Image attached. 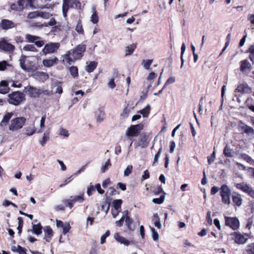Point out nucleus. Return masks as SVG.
<instances>
[{
  "instance_id": "f257e3e1",
  "label": "nucleus",
  "mask_w": 254,
  "mask_h": 254,
  "mask_svg": "<svg viewBox=\"0 0 254 254\" xmlns=\"http://www.w3.org/2000/svg\"><path fill=\"white\" fill-rule=\"evenodd\" d=\"M143 128V125L140 123L135 125H131L127 128L125 135L127 139L130 141L129 146L132 144L133 137L137 136Z\"/></svg>"
},
{
  "instance_id": "f03ea898",
  "label": "nucleus",
  "mask_w": 254,
  "mask_h": 254,
  "mask_svg": "<svg viewBox=\"0 0 254 254\" xmlns=\"http://www.w3.org/2000/svg\"><path fill=\"white\" fill-rule=\"evenodd\" d=\"M8 102L12 105L17 106L25 100L24 94L19 91L13 92L8 95Z\"/></svg>"
},
{
  "instance_id": "7ed1b4c3",
  "label": "nucleus",
  "mask_w": 254,
  "mask_h": 254,
  "mask_svg": "<svg viewBox=\"0 0 254 254\" xmlns=\"http://www.w3.org/2000/svg\"><path fill=\"white\" fill-rule=\"evenodd\" d=\"M24 117H17L12 119L8 126V129L11 131H16L22 128L26 123Z\"/></svg>"
},
{
  "instance_id": "20e7f679",
  "label": "nucleus",
  "mask_w": 254,
  "mask_h": 254,
  "mask_svg": "<svg viewBox=\"0 0 254 254\" xmlns=\"http://www.w3.org/2000/svg\"><path fill=\"white\" fill-rule=\"evenodd\" d=\"M150 140V139L148 135H147L145 132H143L140 134L138 139L134 142V147L135 149H136L138 147L145 148L148 146Z\"/></svg>"
},
{
  "instance_id": "39448f33",
  "label": "nucleus",
  "mask_w": 254,
  "mask_h": 254,
  "mask_svg": "<svg viewBox=\"0 0 254 254\" xmlns=\"http://www.w3.org/2000/svg\"><path fill=\"white\" fill-rule=\"evenodd\" d=\"M60 46L59 43L50 42L46 44L42 51L43 55L46 56L48 54H55L57 52Z\"/></svg>"
},
{
  "instance_id": "423d86ee",
  "label": "nucleus",
  "mask_w": 254,
  "mask_h": 254,
  "mask_svg": "<svg viewBox=\"0 0 254 254\" xmlns=\"http://www.w3.org/2000/svg\"><path fill=\"white\" fill-rule=\"evenodd\" d=\"M231 190L225 185L221 186L220 188V195L222 197V202L226 204L230 203V196L231 195Z\"/></svg>"
},
{
  "instance_id": "0eeeda50",
  "label": "nucleus",
  "mask_w": 254,
  "mask_h": 254,
  "mask_svg": "<svg viewBox=\"0 0 254 254\" xmlns=\"http://www.w3.org/2000/svg\"><path fill=\"white\" fill-rule=\"evenodd\" d=\"M86 50V46L84 44L78 45L76 47L70 51L71 52L72 57L74 60L80 59Z\"/></svg>"
},
{
  "instance_id": "6e6552de",
  "label": "nucleus",
  "mask_w": 254,
  "mask_h": 254,
  "mask_svg": "<svg viewBox=\"0 0 254 254\" xmlns=\"http://www.w3.org/2000/svg\"><path fill=\"white\" fill-rule=\"evenodd\" d=\"M26 40L31 43H34L35 45L38 47H41L44 44V42L40 40V37L30 34H26L25 36Z\"/></svg>"
},
{
  "instance_id": "1a4fd4ad",
  "label": "nucleus",
  "mask_w": 254,
  "mask_h": 254,
  "mask_svg": "<svg viewBox=\"0 0 254 254\" xmlns=\"http://www.w3.org/2000/svg\"><path fill=\"white\" fill-rule=\"evenodd\" d=\"M225 224L233 230L238 228V219L236 217H225Z\"/></svg>"
},
{
  "instance_id": "9d476101",
  "label": "nucleus",
  "mask_w": 254,
  "mask_h": 254,
  "mask_svg": "<svg viewBox=\"0 0 254 254\" xmlns=\"http://www.w3.org/2000/svg\"><path fill=\"white\" fill-rule=\"evenodd\" d=\"M16 26V23L6 19H2L0 23V27L2 29L5 30L15 28Z\"/></svg>"
},
{
  "instance_id": "9b49d317",
  "label": "nucleus",
  "mask_w": 254,
  "mask_h": 254,
  "mask_svg": "<svg viewBox=\"0 0 254 254\" xmlns=\"http://www.w3.org/2000/svg\"><path fill=\"white\" fill-rule=\"evenodd\" d=\"M51 14L48 12L36 11L30 12L28 15V18L29 19H34L38 17H41L44 18H49Z\"/></svg>"
},
{
  "instance_id": "f8f14e48",
  "label": "nucleus",
  "mask_w": 254,
  "mask_h": 254,
  "mask_svg": "<svg viewBox=\"0 0 254 254\" xmlns=\"http://www.w3.org/2000/svg\"><path fill=\"white\" fill-rule=\"evenodd\" d=\"M83 195L84 194L82 193L78 195L71 196L69 197V201L68 204V207L70 209L72 208L75 202L82 203L84 200Z\"/></svg>"
},
{
  "instance_id": "ddd939ff",
  "label": "nucleus",
  "mask_w": 254,
  "mask_h": 254,
  "mask_svg": "<svg viewBox=\"0 0 254 254\" xmlns=\"http://www.w3.org/2000/svg\"><path fill=\"white\" fill-rule=\"evenodd\" d=\"M15 49L14 46L7 42L4 40H1L0 41V49L3 51L7 52H12Z\"/></svg>"
},
{
  "instance_id": "4468645a",
  "label": "nucleus",
  "mask_w": 254,
  "mask_h": 254,
  "mask_svg": "<svg viewBox=\"0 0 254 254\" xmlns=\"http://www.w3.org/2000/svg\"><path fill=\"white\" fill-rule=\"evenodd\" d=\"M23 91L27 93L31 97H37L39 94V90L31 86L25 87Z\"/></svg>"
},
{
  "instance_id": "2eb2a0df",
  "label": "nucleus",
  "mask_w": 254,
  "mask_h": 254,
  "mask_svg": "<svg viewBox=\"0 0 254 254\" xmlns=\"http://www.w3.org/2000/svg\"><path fill=\"white\" fill-rule=\"evenodd\" d=\"M58 61L59 60L57 57H52L50 59L43 60L42 63L45 66L50 67L57 63Z\"/></svg>"
},
{
  "instance_id": "dca6fc26",
  "label": "nucleus",
  "mask_w": 254,
  "mask_h": 254,
  "mask_svg": "<svg viewBox=\"0 0 254 254\" xmlns=\"http://www.w3.org/2000/svg\"><path fill=\"white\" fill-rule=\"evenodd\" d=\"M72 56L71 52L68 51L66 53V54L64 55V59L63 60V62L64 64H71L74 63V62L76 60L73 58H71Z\"/></svg>"
},
{
  "instance_id": "f3484780",
  "label": "nucleus",
  "mask_w": 254,
  "mask_h": 254,
  "mask_svg": "<svg viewBox=\"0 0 254 254\" xmlns=\"http://www.w3.org/2000/svg\"><path fill=\"white\" fill-rule=\"evenodd\" d=\"M44 239L47 242H49L51 241L52 237L53 235L52 229L49 226L46 227L44 229Z\"/></svg>"
},
{
  "instance_id": "a211bd4d",
  "label": "nucleus",
  "mask_w": 254,
  "mask_h": 254,
  "mask_svg": "<svg viewBox=\"0 0 254 254\" xmlns=\"http://www.w3.org/2000/svg\"><path fill=\"white\" fill-rule=\"evenodd\" d=\"M95 115L97 121L101 123L102 122L105 118L104 109L103 108H99L95 112Z\"/></svg>"
},
{
  "instance_id": "6ab92c4d",
  "label": "nucleus",
  "mask_w": 254,
  "mask_h": 254,
  "mask_svg": "<svg viewBox=\"0 0 254 254\" xmlns=\"http://www.w3.org/2000/svg\"><path fill=\"white\" fill-rule=\"evenodd\" d=\"M251 70V64L247 60H244L242 62L241 65V70L247 74Z\"/></svg>"
},
{
  "instance_id": "aec40b11",
  "label": "nucleus",
  "mask_w": 254,
  "mask_h": 254,
  "mask_svg": "<svg viewBox=\"0 0 254 254\" xmlns=\"http://www.w3.org/2000/svg\"><path fill=\"white\" fill-rule=\"evenodd\" d=\"M115 239L121 244H123L125 246H128L130 244L129 242L125 237L121 236L119 233H116L114 234Z\"/></svg>"
},
{
  "instance_id": "412c9836",
  "label": "nucleus",
  "mask_w": 254,
  "mask_h": 254,
  "mask_svg": "<svg viewBox=\"0 0 254 254\" xmlns=\"http://www.w3.org/2000/svg\"><path fill=\"white\" fill-rule=\"evenodd\" d=\"M249 94L251 93L252 89L246 83H243L239 85V92Z\"/></svg>"
},
{
  "instance_id": "4be33fe9",
  "label": "nucleus",
  "mask_w": 254,
  "mask_h": 254,
  "mask_svg": "<svg viewBox=\"0 0 254 254\" xmlns=\"http://www.w3.org/2000/svg\"><path fill=\"white\" fill-rule=\"evenodd\" d=\"M49 139L50 130H48L43 133L42 138L39 140V143L42 146H44Z\"/></svg>"
},
{
  "instance_id": "5701e85b",
  "label": "nucleus",
  "mask_w": 254,
  "mask_h": 254,
  "mask_svg": "<svg viewBox=\"0 0 254 254\" xmlns=\"http://www.w3.org/2000/svg\"><path fill=\"white\" fill-rule=\"evenodd\" d=\"M42 226L40 223L37 224H33L32 225V229L28 230V232L32 231L34 234L39 235L42 233Z\"/></svg>"
},
{
  "instance_id": "b1692460",
  "label": "nucleus",
  "mask_w": 254,
  "mask_h": 254,
  "mask_svg": "<svg viewBox=\"0 0 254 254\" xmlns=\"http://www.w3.org/2000/svg\"><path fill=\"white\" fill-rule=\"evenodd\" d=\"M69 0H63L62 10L63 15L64 17L66 16V13L69 7H70Z\"/></svg>"
},
{
  "instance_id": "393cba45",
  "label": "nucleus",
  "mask_w": 254,
  "mask_h": 254,
  "mask_svg": "<svg viewBox=\"0 0 254 254\" xmlns=\"http://www.w3.org/2000/svg\"><path fill=\"white\" fill-rule=\"evenodd\" d=\"M25 130V134L27 136H30L34 134L36 131V129L34 125H33L31 126L25 127L24 128Z\"/></svg>"
},
{
  "instance_id": "a878e982",
  "label": "nucleus",
  "mask_w": 254,
  "mask_h": 254,
  "mask_svg": "<svg viewBox=\"0 0 254 254\" xmlns=\"http://www.w3.org/2000/svg\"><path fill=\"white\" fill-rule=\"evenodd\" d=\"M13 113H6L4 116L2 120L0 123V125L1 126H3L6 125L7 123L9 122V120L12 118L13 116Z\"/></svg>"
},
{
  "instance_id": "bb28decb",
  "label": "nucleus",
  "mask_w": 254,
  "mask_h": 254,
  "mask_svg": "<svg viewBox=\"0 0 254 254\" xmlns=\"http://www.w3.org/2000/svg\"><path fill=\"white\" fill-rule=\"evenodd\" d=\"M92 12L93 13L90 17V21L93 24H97L98 22L99 18L96 11V8L94 6L92 7Z\"/></svg>"
},
{
  "instance_id": "cd10ccee",
  "label": "nucleus",
  "mask_w": 254,
  "mask_h": 254,
  "mask_svg": "<svg viewBox=\"0 0 254 254\" xmlns=\"http://www.w3.org/2000/svg\"><path fill=\"white\" fill-rule=\"evenodd\" d=\"M97 63L95 61L90 62L85 67V70L88 72H91L96 68Z\"/></svg>"
},
{
  "instance_id": "c85d7f7f",
  "label": "nucleus",
  "mask_w": 254,
  "mask_h": 254,
  "mask_svg": "<svg viewBox=\"0 0 254 254\" xmlns=\"http://www.w3.org/2000/svg\"><path fill=\"white\" fill-rule=\"evenodd\" d=\"M241 128L244 132L248 135H254V129L252 127L244 125L241 127Z\"/></svg>"
},
{
  "instance_id": "c756f323",
  "label": "nucleus",
  "mask_w": 254,
  "mask_h": 254,
  "mask_svg": "<svg viewBox=\"0 0 254 254\" xmlns=\"http://www.w3.org/2000/svg\"><path fill=\"white\" fill-rule=\"evenodd\" d=\"M136 47V44H132L126 47V54L125 56H128L131 55L134 52V50Z\"/></svg>"
},
{
  "instance_id": "7c9ffc66",
  "label": "nucleus",
  "mask_w": 254,
  "mask_h": 254,
  "mask_svg": "<svg viewBox=\"0 0 254 254\" xmlns=\"http://www.w3.org/2000/svg\"><path fill=\"white\" fill-rule=\"evenodd\" d=\"M239 189L244 192L248 193L250 195L251 192L253 191L251 187H250L248 185L244 184H239Z\"/></svg>"
},
{
  "instance_id": "2f4dec72",
  "label": "nucleus",
  "mask_w": 254,
  "mask_h": 254,
  "mask_svg": "<svg viewBox=\"0 0 254 254\" xmlns=\"http://www.w3.org/2000/svg\"><path fill=\"white\" fill-rule=\"evenodd\" d=\"M157 74L154 72H151L149 73L146 77V80L149 83L148 87H150L151 86V84L153 82V80L157 77Z\"/></svg>"
},
{
  "instance_id": "473e14b6",
  "label": "nucleus",
  "mask_w": 254,
  "mask_h": 254,
  "mask_svg": "<svg viewBox=\"0 0 254 254\" xmlns=\"http://www.w3.org/2000/svg\"><path fill=\"white\" fill-rule=\"evenodd\" d=\"M53 88H55V92L61 95L63 93V88L61 82H55L53 85Z\"/></svg>"
},
{
  "instance_id": "72a5a7b5",
  "label": "nucleus",
  "mask_w": 254,
  "mask_h": 254,
  "mask_svg": "<svg viewBox=\"0 0 254 254\" xmlns=\"http://www.w3.org/2000/svg\"><path fill=\"white\" fill-rule=\"evenodd\" d=\"M26 2V0H19L17 2L18 3V7L16 8H15L14 6H15V5H13L12 6V9H15L17 11H21L23 10L24 8V5H25Z\"/></svg>"
},
{
  "instance_id": "f704fd0d",
  "label": "nucleus",
  "mask_w": 254,
  "mask_h": 254,
  "mask_svg": "<svg viewBox=\"0 0 254 254\" xmlns=\"http://www.w3.org/2000/svg\"><path fill=\"white\" fill-rule=\"evenodd\" d=\"M224 154L227 157H232L234 155V152L227 145L223 151Z\"/></svg>"
},
{
  "instance_id": "c9c22d12",
  "label": "nucleus",
  "mask_w": 254,
  "mask_h": 254,
  "mask_svg": "<svg viewBox=\"0 0 254 254\" xmlns=\"http://www.w3.org/2000/svg\"><path fill=\"white\" fill-rule=\"evenodd\" d=\"M69 71L71 75L73 77L75 78L78 76V68L76 66H72L69 68Z\"/></svg>"
},
{
  "instance_id": "e433bc0d",
  "label": "nucleus",
  "mask_w": 254,
  "mask_h": 254,
  "mask_svg": "<svg viewBox=\"0 0 254 254\" xmlns=\"http://www.w3.org/2000/svg\"><path fill=\"white\" fill-rule=\"evenodd\" d=\"M154 219H156V221H154V225L155 227H157L159 229H161L162 227V225L160 223V219L158 217V214H154L152 221H154Z\"/></svg>"
},
{
  "instance_id": "4c0bfd02",
  "label": "nucleus",
  "mask_w": 254,
  "mask_h": 254,
  "mask_svg": "<svg viewBox=\"0 0 254 254\" xmlns=\"http://www.w3.org/2000/svg\"><path fill=\"white\" fill-rule=\"evenodd\" d=\"M122 200L121 199H116L113 202V205L116 211H121Z\"/></svg>"
},
{
  "instance_id": "58836bf2",
  "label": "nucleus",
  "mask_w": 254,
  "mask_h": 254,
  "mask_svg": "<svg viewBox=\"0 0 254 254\" xmlns=\"http://www.w3.org/2000/svg\"><path fill=\"white\" fill-rule=\"evenodd\" d=\"M70 7L73 8L79 9L81 7L80 2L77 0H69Z\"/></svg>"
},
{
  "instance_id": "ea45409f",
  "label": "nucleus",
  "mask_w": 254,
  "mask_h": 254,
  "mask_svg": "<svg viewBox=\"0 0 254 254\" xmlns=\"http://www.w3.org/2000/svg\"><path fill=\"white\" fill-rule=\"evenodd\" d=\"M250 236L249 235L245 234V235L239 234V244H244L248 240Z\"/></svg>"
},
{
  "instance_id": "a19ab883",
  "label": "nucleus",
  "mask_w": 254,
  "mask_h": 254,
  "mask_svg": "<svg viewBox=\"0 0 254 254\" xmlns=\"http://www.w3.org/2000/svg\"><path fill=\"white\" fill-rule=\"evenodd\" d=\"M150 110V107L147 105L144 109L140 111V113L142 115L143 117H147Z\"/></svg>"
},
{
  "instance_id": "79ce46f5",
  "label": "nucleus",
  "mask_w": 254,
  "mask_h": 254,
  "mask_svg": "<svg viewBox=\"0 0 254 254\" xmlns=\"http://www.w3.org/2000/svg\"><path fill=\"white\" fill-rule=\"evenodd\" d=\"M152 62L153 60H143L142 62V65L145 69H149Z\"/></svg>"
},
{
  "instance_id": "37998d69",
  "label": "nucleus",
  "mask_w": 254,
  "mask_h": 254,
  "mask_svg": "<svg viewBox=\"0 0 254 254\" xmlns=\"http://www.w3.org/2000/svg\"><path fill=\"white\" fill-rule=\"evenodd\" d=\"M26 58V57L25 56L22 55L19 60L20 67L25 71L28 69L25 64Z\"/></svg>"
},
{
  "instance_id": "c03bdc74",
  "label": "nucleus",
  "mask_w": 254,
  "mask_h": 254,
  "mask_svg": "<svg viewBox=\"0 0 254 254\" xmlns=\"http://www.w3.org/2000/svg\"><path fill=\"white\" fill-rule=\"evenodd\" d=\"M111 166V164L110 163V160L109 159L108 160L105 162V163L103 165V166L101 167V173H105Z\"/></svg>"
},
{
  "instance_id": "a18cd8bd",
  "label": "nucleus",
  "mask_w": 254,
  "mask_h": 254,
  "mask_svg": "<svg viewBox=\"0 0 254 254\" xmlns=\"http://www.w3.org/2000/svg\"><path fill=\"white\" fill-rule=\"evenodd\" d=\"M186 47L184 43H183L181 47V67L182 68L183 66L185 61L183 58L184 54L186 51Z\"/></svg>"
},
{
  "instance_id": "49530a36",
  "label": "nucleus",
  "mask_w": 254,
  "mask_h": 254,
  "mask_svg": "<svg viewBox=\"0 0 254 254\" xmlns=\"http://www.w3.org/2000/svg\"><path fill=\"white\" fill-rule=\"evenodd\" d=\"M23 49L25 51L36 52L37 51L36 48L33 45L29 44L24 46Z\"/></svg>"
},
{
  "instance_id": "de8ad7c7",
  "label": "nucleus",
  "mask_w": 254,
  "mask_h": 254,
  "mask_svg": "<svg viewBox=\"0 0 254 254\" xmlns=\"http://www.w3.org/2000/svg\"><path fill=\"white\" fill-rule=\"evenodd\" d=\"M165 199V195H162L159 198H153L152 200L153 202L157 204L162 203Z\"/></svg>"
},
{
  "instance_id": "09e8293b",
  "label": "nucleus",
  "mask_w": 254,
  "mask_h": 254,
  "mask_svg": "<svg viewBox=\"0 0 254 254\" xmlns=\"http://www.w3.org/2000/svg\"><path fill=\"white\" fill-rule=\"evenodd\" d=\"M46 118V115H44V116H43L42 117V118L41 119V121H40V127L41 129L37 131L38 133H41L42 132V129L43 127H45V122Z\"/></svg>"
},
{
  "instance_id": "8fccbe9b",
  "label": "nucleus",
  "mask_w": 254,
  "mask_h": 254,
  "mask_svg": "<svg viewBox=\"0 0 254 254\" xmlns=\"http://www.w3.org/2000/svg\"><path fill=\"white\" fill-rule=\"evenodd\" d=\"M246 251L249 254H254V243L248 245Z\"/></svg>"
},
{
  "instance_id": "3c124183",
  "label": "nucleus",
  "mask_w": 254,
  "mask_h": 254,
  "mask_svg": "<svg viewBox=\"0 0 254 254\" xmlns=\"http://www.w3.org/2000/svg\"><path fill=\"white\" fill-rule=\"evenodd\" d=\"M62 228H63V233L65 235L69 231L70 226L68 223H65Z\"/></svg>"
},
{
  "instance_id": "603ef678",
  "label": "nucleus",
  "mask_w": 254,
  "mask_h": 254,
  "mask_svg": "<svg viewBox=\"0 0 254 254\" xmlns=\"http://www.w3.org/2000/svg\"><path fill=\"white\" fill-rule=\"evenodd\" d=\"M151 231L152 232V239L154 241H157L159 239V234L157 232H156L155 229L154 228H151Z\"/></svg>"
},
{
  "instance_id": "864d4df0",
  "label": "nucleus",
  "mask_w": 254,
  "mask_h": 254,
  "mask_svg": "<svg viewBox=\"0 0 254 254\" xmlns=\"http://www.w3.org/2000/svg\"><path fill=\"white\" fill-rule=\"evenodd\" d=\"M59 135L67 137L69 136V133L68 131L65 129L61 128L59 130Z\"/></svg>"
},
{
  "instance_id": "5fc2aeb1",
  "label": "nucleus",
  "mask_w": 254,
  "mask_h": 254,
  "mask_svg": "<svg viewBox=\"0 0 254 254\" xmlns=\"http://www.w3.org/2000/svg\"><path fill=\"white\" fill-rule=\"evenodd\" d=\"M162 147L161 146L160 148V149H159L157 153L155 154L154 158L153 164L158 162L159 158V157L161 155V152H162Z\"/></svg>"
},
{
  "instance_id": "6e6d98bb",
  "label": "nucleus",
  "mask_w": 254,
  "mask_h": 254,
  "mask_svg": "<svg viewBox=\"0 0 254 254\" xmlns=\"http://www.w3.org/2000/svg\"><path fill=\"white\" fill-rule=\"evenodd\" d=\"M75 30H76V32L77 33H78L79 34H83V30L82 24L80 22H78V23L76 25Z\"/></svg>"
},
{
  "instance_id": "4d7b16f0",
  "label": "nucleus",
  "mask_w": 254,
  "mask_h": 254,
  "mask_svg": "<svg viewBox=\"0 0 254 254\" xmlns=\"http://www.w3.org/2000/svg\"><path fill=\"white\" fill-rule=\"evenodd\" d=\"M110 234V231L108 230L104 235H103L101 237V244H103L106 241V239L108 237Z\"/></svg>"
},
{
  "instance_id": "13d9d810",
  "label": "nucleus",
  "mask_w": 254,
  "mask_h": 254,
  "mask_svg": "<svg viewBox=\"0 0 254 254\" xmlns=\"http://www.w3.org/2000/svg\"><path fill=\"white\" fill-rule=\"evenodd\" d=\"M240 157L244 159L245 160H246L247 162H248L249 163H252L253 161V160H252V159L251 158V157H250L248 155H246V154H242V155H241V156Z\"/></svg>"
},
{
  "instance_id": "bf43d9fd",
  "label": "nucleus",
  "mask_w": 254,
  "mask_h": 254,
  "mask_svg": "<svg viewBox=\"0 0 254 254\" xmlns=\"http://www.w3.org/2000/svg\"><path fill=\"white\" fill-rule=\"evenodd\" d=\"M125 222H126V224L127 227L128 228V229L130 230H133V229H132L130 228V225L132 223V220L128 216L126 217V218L125 219Z\"/></svg>"
},
{
  "instance_id": "052dcab7",
  "label": "nucleus",
  "mask_w": 254,
  "mask_h": 254,
  "mask_svg": "<svg viewBox=\"0 0 254 254\" xmlns=\"http://www.w3.org/2000/svg\"><path fill=\"white\" fill-rule=\"evenodd\" d=\"M8 65L7 62L5 61L0 62V70H4Z\"/></svg>"
},
{
  "instance_id": "680f3d73",
  "label": "nucleus",
  "mask_w": 254,
  "mask_h": 254,
  "mask_svg": "<svg viewBox=\"0 0 254 254\" xmlns=\"http://www.w3.org/2000/svg\"><path fill=\"white\" fill-rule=\"evenodd\" d=\"M215 158V151H214L210 156H208L207 157L208 164H211V163H212L214 161Z\"/></svg>"
},
{
  "instance_id": "e2e57ef3",
  "label": "nucleus",
  "mask_w": 254,
  "mask_h": 254,
  "mask_svg": "<svg viewBox=\"0 0 254 254\" xmlns=\"http://www.w3.org/2000/svg\"><path fill=\"white\" fill-rule=\"evenodd\" d=\"M176 81V78L174 76L170 77L166 81L165 85H168L170 84L174 83Z\"/></svg>"
},
{
  "instance_id": "0e129e2a",
  "label": "nucleus",
  "mask_w": 254,
  "mask_h": 254,
  "mask_svg": "<svg viewBox=\"0 0 254 254\" xmlns=\"http://www.w3.org/2000/svg\"><path fill=\"white\" fill-rule=\"evenodd\" d=\"M17 248L18 249L17 252H18L19 254H27L26 252V250L24 248H23L19 245H17Z\"/></svg>"
},
{
  "instance_id": "69168bd1",
  "label": "nucleus",
  "mask_w": 254,
  "mask_h": 254,
  "mask_svg": "<svg viewBox=\"0 0 254 254\" xmlns=\"http://www.w3.org/2000/svg\"><path fill=\"white\" fill-rule=\"evenodd\" d=\"M132 166L131 165H128L124 171V175H129L131 173Z\"/></svg>"
},
{
  "instance_id": "338daca9",
  "label": "nucleus",
  "mask_w": 254,
  "mask_h": 254,
  "mask_svg": "<svg viewBox=\"0 0 254 254\" xmlns=\"http://www.w3.org/2000/svg\"><path fill=\"white\" fill-rule=\"evenodd\" d=\"M108 86L111 89H113L115 87L116 84L114 82V79L111 78L110 79L109 82H108Z\"/></svg>"
},
{
  "instance_id": "774afa93",
  "label": "nucleus",
  "mask_w": 254,
  "mask_h": 254,
  "mask_svg": "<svg viewBox=\"0 0 254 254\" xmlns=\"http://www.w3.org/2000/svg\"><path fill=\"white\" fill-rule=\"evenodd\" d=\"M125 220L124 216H122V218L116 222V224L118 227H121L123 225V222Z\"/></svg>"
}]
</instances>
